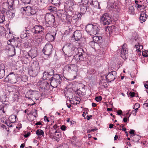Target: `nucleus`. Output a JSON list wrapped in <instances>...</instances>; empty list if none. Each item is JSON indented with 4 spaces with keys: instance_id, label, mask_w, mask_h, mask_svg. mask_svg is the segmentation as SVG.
<instances>
[{
    "instance_id": "obj_1",
    "label": "nucleus",
    "mask_w": 148,
    "mask_h": 148,
    "mask_svg": "<svg viewBox=\"0 0 148 148\" xmlns=\"http://www.w3.org/2000/svg\"><path fill=\"white\" fill-rule=\"evenodd\" d=\"M57 15L62 22L66 23L67 24L70 25L75 24L80 19H81V15L79 14H75L72 17L58 11L57 13Z\"/></svg>"
},
{
    "instance_id": "obj_2",
    "label": "nucleus",
    "mask_w": 148,
    "mask_h": 148,
    "mask_svg": "<svg viewBox=\"0 0 148 148\" xmlns=\"http://www.w3.org/2000/svg\"><path fill=\"white\" fill-rule=\"evenodd\" d=\"M27 80V77L26 76L23 75L21 78L16 76L13 72L10 73L5 78L6 81L12 84H15L18 82H20L21 80L26 82Z\"/></svg>"
},
{
    "instance_id": "obj_3",
    "label": "nucleus",
    "mask_w": 148,
    "mask_h": 148,
    "mask_svg": "<svg viewBox=\"0 0 148 148\" xmlns=\"http://www.w3.org/2000/svg\"><path fill=\"white\" fill-rule=\"evenodd\" d=\"M73 48L74 49L72 51L73 53L74 51H76L77 50L78 51V53L76 54L74 56L73 60H75L76 63L78 62L79 61H86V54L83 49L81 48L78 49L74 47Z\"/></svg>"
},
{
    "instance_id": "obj_4",
    "label": "nucleus",
    "mask_w": 148,
    "mask_h": 148,
    "mask_svg": "<svg viewBox=\"0 0 148 148\" xmlns=\"http://www.w3.org/2000/svg\"><path fill=\"white\" fill-rule=\"evenodd\" d=\"M32 69L29 71V74L30 76L35 77L40 72V67L37 61H34L31 64Z\"/></svg>"
},
{
    "instance_id": "obj_5",
    "label": "nucleus",
    "mask_w": 148,
    "mask_h": 148,
    "mask_svg": "<svg viewBox=\"0 0 148 148\" xmlns=\"http://www.w3.org/2000/svg\"><path fill=\"white\" fill-rule=\"evenodd\" d=\"M51 86L53 88H56L61 83L62 79L60 75L56 74L49 79Z\"/></svg>"
},
{
    "instance_id": "obj_6",
    "label": "nucleus",
    "mask_w": 148,
    "mask_h": 148,
    "mask_svg": "<svg viewBox=\"0 0 148 148\" xmlns=\"http://www.w3.org/2000/svg\"><path fill=\"white\" fill-rule=\"evenodd\" d=\"M86 30L91 35H96L98 33V28L97 25H94L92 24H88L86 27Z\"/></svg>"
},
{
    "instance_id": "obj_7",
    "label": "nucleus",
    "mask_w": 148,
    "mask_h": 148,
    "mask_svg": "<svg viewBox=\"0 0 148 148\" xmlns=\"http://www.w3.org/2000/svg\"><path fill=\"white\" fill-rule=\"evenodd\" d=\"M46 25L47 27L53 26L55 22V17L51 14H47L45 16Z\"/></svg>"
},
{
    "instance_id": "obj_8",
    "label": "nucleus",
    "mask_w": 148,
    "mask_h": 148,
    "mask_svg": "<svg viewBox=\"0 0 148 148\" xmlns=\"http://www.w3.org/2000/svg\"><path fill=\"white\" fill-rule=\"evenodd\" d=\"M53 50V46L50 43H47L42 50V52L45 55L50 57Z\"/></svg>"
},
{
    "instance_id": "obj_9",
    "label": "nucleus",
    "mask_w": 148,
    "mask_h": 148,
    "mask_svg": "<svg viewBox=\"0 0 148 148\" xmlns=\"http://www.w3.org/2000/svg\"><path fill=\"white\" fill-rule=\"evenodd\" d=\"M44 28L40 25H36L34 26L32 29V32L34 34H40L44 32Z\"/></svg>"
},
{
    "instance_id": "obj_10",
    "label": "nucleus",
    "mask_w": 148,
    "mask_h": 148,
    "mask_svg": "<svg viewBox=\"0 0 148 148\" xmlns=\"http://www.w3.org/2000/svg\"><path fill=\"white\" fill-rule=\"evenodd\" d=\"M111 18L107 13L104 14L100 18V21L104 25H108L112 21L110 19Z\"/></svg>"
},
{
    "instance_id": "obj_11",
    "label": "nucleus",
    "mask_w": 148,
    "mask_h": 148,
    "mask_svg": "<svg viewBox=\"0 0 148 148\" xmlns=\"http://www.w3.org/2000/svg\"><path fill=\"white\" fill-rule=\"evenodd\" d=\"M38 84L43 90L45 91L49 89L50 86L49 83L45 80H40L39 81Z\"/></svg>"
},
{
    "instance_id": "obj_12",
    "label": "nucleus",
    "mask_w": 148,
    "mask_h": 148,
    "mask_svg": "<svg viewBox=\"0 0 148 148\" xmlns=\"http://www.w3.org/2000/svg\"><path fill=\"white\" fill-rule=\"evenodd\" d=\"M116 72L115 71H112L111 72L106 74V79L108 82H110L112 81H113L116 78Z\"/></svg>"
},
{
    "instance_id": "obj_13",
    "label": "nucleus",
    "mask_w": 148,
    "mask_h": 148,
    "mask_svg": "<svg viewBox=\"0 0 148 148\" xmlns=\"http://www.w3.org/2000/svg\"><path fill=\"white\" fill-rule=\"evenodd\" d=\"M38 8L36 7L27 6L24 7V10L30 13V15H34L36 14L38 11Z\"/></svg>"
},
{
    "instance_id": "obj_14",
    "label": "nucleus",
    "mask_w": 148,
    "mask_h": 148,
    "mask_svg": "<svg viewBox=\"0 0 148 148\" xmlns=\"http://www.w3.org/2000/svg\"><path fill=\"white\" fill-rule=\"evenodd\" d=\"M27 95H28V96H31L32 98H34L36 100L40 97V94L38 91L31 90H29L27 92Z\"/></svg>"
},
{
    "instance_id": "obj_15",
    "label": "nucleus",
    "mask_w": 148,
    "mask_h": 148,
    "mask_svg": "<svg viewBox=\"0 0 148 148\" xmlns=\"http://www.w3.org/2000/svg\"><path fill=\"white\" fill-rule=\"evenodd\" d=\"M65 69L68 71L77 70V67L75 64H68L66 65L64 67Z\"/></svg>"
},
{
    "instance_id": "obj_16",
    "label": "nucleus",
    "mask_w": 148,
    "mask_h": 148,
    "mask_svg": "<svg viewBox=\"0 0 148 148\" xmlns=\"http://www.w3.org/2000/svg\"><path fill=\"white\" fill-rule=\"evenodd\" d=\"M146 11H142L139 17V20L140 22L143 23L145 22L148 17V15L146 14Z\"/></svg>"
},
{
    "instance_id": "obj_17",
    "label": "nucleus",
    "mask_w": 148,
    "mask_h": 148,
    "mask_svg": "<svg viewBox=\"0 0 148 148\" xmlns=\"http://www.w3.org/2000/svg\"><path fill=\"white\" fill-rule=\"evenodd\" d=\"M81 37L82 34L81 32L79 30H76L74 32L72 38L73 37L75 41H77L80 39Z\"/></svg>"
},
{
    "instance_id": "obj_18",
    "label": "nucleus",
    "mask_w": 148,
    "mask_h": 148,
    "mask_svg": "<svg viewBox=\"0 0 148 148\" xmlns=\"http://www.w3.org/2000/svg\"><path fill=\"white\" fill-rule=\"evenodd\" d=\"M75 4L73 0H69L66 1L64 3L65 7L67 9L69 8Z\"/></svg>"
},
{
    "instance_id": "obj_19",
    "label": "nucleus",
    "mask_w": 148,
    "mask_h": 148,
    "mask_svg": "<svg viewBox=\"0 0 148 148\" xmlns=\"http://www.w3.org/2000/svg\"><path fill=\"white\" fill-rule=\"evenodd\" d=\"M28 55L33 58L36 57L37 55V52L35 49H32L28 53Z\"/></svg>"
},
{
    "instance_id": "obj_20",
    "label": "nucleus",
    "mask_w": 148,
    "mask_h": 148,
    "mask_svg": "<svg viewBox=\"0 0 148 148\" xmlns=\"http://www.w3.org/2000/svg\"><path fill=\"white\" fill-rule=\"evenodd\" d=\"M128 50L127 49H122L121 53V56L123 59L127 58V56Z\"/></svg>"
},
{
    "instance_id": "obj_21",
    "label": "nucleus",
    "mask_w": 148,
    "mask_h": 148,
    "mask_svg": "<svg viewBox=\"0 0 148 148\" xmlns=\"http://www.w3.org/2000/svg\"><path fill=\"white\" fill-rule=\"evenodd\" d=\"M79 7L80 8V13L79 14L81 15V17L82 15L84 14L86 12L87 10V7L88 6L80 5Z\"/></svg>"
},
{
    "instance_id": "obj_22",
    "label": "nucleus",
    "mask_w": 148,
    "mask_h": 148,
    "mask_svg": "<svg viewBox=\"0 0 148 148\" xmlns=\"http://www.w3.org/2000/svg\"><path fill=\"white\" fill-rule=\"evenodd\" d=\"M15 13V10L14 9H12V10H9L8 12L7 13V15L9 14V15L8 17L10 18H12L14 17Z\"/></svg>"
},
{
    "instance_id": "obj_23",
    "label": "nucleus",
    "mask_w": 148,
    "mask_h": 148,
    "mask_svg": "<svg viewBox=\"0 0 148 148\" xmlns=\"http://www.w3.org/2000/svg\"><path fill=\"white\" fill-rule=\"evenodd\" d=\"M102 38L100 36H95L93 37V41L96 43L97 42L98 43H101V41Z\"/></svg>"
},
{
    "instance_id": "obj_24",
    "label": "nucleus",
    "mask_w": 148,
    "mask_h": 148,
    "mask_svg": "<svg viewBox=\"0 0 148 148\" xmlns=\"http://www.w3.org/2000/svg\"><path fill=\"white\" fill-rule=\"evenodd\" d=\"M129 13L132 15H134L135 14L134 8L133 6L130 5L129 7L128 10Z\"/></svg>"
},
{
    "instance_id": "obj_25",
    "label": "nucleus",
    "mask_w": 148,
    "mask_h": 148,
    "mask_svg": "<svg viewBox=\"0 0 148 148\" xmlns=\"http://www.w3.org/2000/svg\"><path fill=\"white\" fill-rule=\"evenodd\" d=\"M16 118L17 117L16 115H12L10 116L9 119L10 123H13L16 121Z\"/></svg>"
},
{
    "instance_id": "obj_26",
    "label": "nucleus",
    "mask_w": 148,
    "mask_h": 148,
    "mask_svg": "<svg viewBox=\"0 0 148 148\" xmlns=\"http://www.w3.org/2000/svg\"><path fill=\"white\" fill-rule=\"evenodd\" d=\"M61 0H50L49 3H51L54 5H60Z\"/></svg>"
},
{
    "instance_id": "obj_27",
    "label": "nucleus",
    "mask_w": 148,
    "mask_h": 148,
    "mask_svg": "<svg viewBox=\"0 0 148 148\" xmlns=\"http://www.w3.org/2000/svg\"><path fill=\"white\" fill-rule=\"evenodd\" d=\"M47 72L48 73L49 75L51 76L55 75L54 70L52 68L50 67H48L47 70Z\"/></svg>"
},
{
    "instance_id": "obj_28",
    "label": "nucleus",
    "mask_w": 148,
    "mask_h": 148,
    "mask_svg": "<svg viewBox=\"0 0 148 148\" xmlns=\"http://www.w3.org/2000/svg\"><path fill=\"white\" fill-rule=\"evenodd\" d=\"M108 82H106L105 80L102 79L99 82V84L103 86L104 88H106L107 86V84Z\"/></svg>"
},
{
    "instance_id": "obj_29",
    "label": "nucleus",
    "mask_w": 148,
    "mask_h": 148,
    "mask_svg": "<svg viewBox=\"0 0 148 148\" xmlns=\"http://www.w3.org/2000/svg\"><path fill=\"white\" fill-rule=\"evenodd\" d=\"M5 75V70L0 67V79L3 78Z\"/></svg>"
},
{
    "instance_id": "obj_30",
    "label": "nucleus",
    "mask_w": 148,
    "mask_h": 148,
    "mask_svg": "<svg viewBox=\"0 0 148 148\" xmlns=\"http://www.w3.org/2000/svg\"><path fill=\"white\" fill-rule=\"evenodd\" d=\"M36 132V134L39 136H43L44 135V132L41 130H38Z\"/></svg>"
},
{
    "instance_id": "obj_31",
    "label": "nucleus",
    "mask_w": 148,
    "mask_h": 148,
    "mask_svg": "<svg viewBox=\"0 0 148 148\" xmlns=\"http://www.w3.org/2000/svg\"><path fill=\"white\" fill-rule=\"evenodd\" d=\"M116 27L114 25L108 27V30L112 32H115L116 31Z\"/></svg>"
},
{
    "instance_id": "obj_32",
    "label": "nucleus",
    "mask_w": 148,
    "mask_h": 148,
    "mask_svg": "<svg viewBox=\"0 0 148 148\" xmlns=\"http://www.w3.org/2000/svg\"><path fill=\"white\" fill-rule=\"evenodd\" d=\"M14 0H8L7 3L9 7L12 8L14 4Z\"/></svg>"
},
{
    "instance_id": "obj_33",
    "label": "nucleus",
    "mask_w": 148,
    "mask_h": 148,
    "mask_svg": "<svg viewBox=\"0 0 148 148\" xmlns=\"http://www.w3.org/2000/svg\"><path fill=\"white\" fill-rule=\"evenodd\" d=\"M88 0H82L80 5L88 6Z\"/></svg>"
},
{
    "instance_id": "obj_34",
    "label": "nucleus",
    "mask_w": 148,
    "mask_h": 148,
    "mask_svg": "<svg viewBox=\"0 0 148 148\" xmlns=\"http://www.w3.org/2000/svg\"><path fill=\"white\" fill-rule=\"evenodd\" d=\"M4 21V15L3 13H0V23H3Z\"/></svg>"
},
{
    "instance_id": "obj_35",
    "label": "nucleus",
    "mask_w": 148,
    "mask_h": 148,
    "mask_svg": "<svg viewBox=\"0 0 148 148\" xmlns=\"http://www.w3.org/2000/svg\"><path fill=\"white\" fill-rule=\"evenodd\" d=\"M6 104L4 103H2L0 105V110L2 111L3 113H5V111H4V108L6 106Z\"/></svg>"
},
{
    "instance_id": "obj_36",
    "label": "nucleus",
    "mask_w": 148,
    "mask_h": 148,
    "mask_svg": "<svg viewBox=\"0 0 148 148\" xmlns=\"http://www.w3.org/2000/svg\"><path fill=\"white\" fill-rule=\"evenodd\" d=\"M27 31L26 30L25 32H23V34H21V37L22 38H25L29 36V33H26Z\"/></svg>"
},
{
    "instance_id": "obj_37",
    "label": "nucleus",
    "mask_w": 148,
    "mask_h": 148,
    "mask_svg": "<svg viewBox=\"0 0 148 148\" xmlns=\"http://www.w3.org/2000/svg\"><path fill=\"white\" fill-rule=\"evenodd\" d=\"M49 75V74L47 72H46V71H44L43 73V76L42 77L43 79H46Z\"/></svg>"
},
{
    "instance_id": "obj_38",
    "label": "nucleus",
    "mask_w": 148,
    "mask_h": 148,
    "mask_svg": "<svg viewBox=\"0 0 148 148\" xmlns=\"http://www.w3.org/2000/svg\"><path fill=\"white\" fill-rule=\"evenodd\" d=\"M134 139L133 140V141L134 142L138 141L139 140V136L137 135H134Z\"/></svg>"
},
{
    "instance_id": "obj_39",
    "label": "nucleus",
    "mask_w": 148,
    "mask_h": 148,
    "mask_svg": "<svg viewBox=\"0 0 148 148\" xmlns=\"http://www.w3.org/2000/svg\"><path fill=\"white\" fill-rule=\"evenodd\" d=\"M48 37H49L50 38H53V39L51 40H50V41L53 40L54 39V37L51 34H50L48 33L46 35L45 38H48Z\"/></svg>"
},
{
    "instance_id": "obj_40",
    "label": "nucleus",
    "mask_w": 148,
    "mask_h": 148,
    "mask_svg": "<svg viewBox=\"0 0 148 148\" xmlns=\"http://www.w3.org/2000/svg\"><path fill=\"white\" fill-rule=\"evenodd\" d=\"M142 55L145 57H148V51H143Z\"/></svg>"
},
{
    "instance_id": "obj_41",
    "label": "nucleus",
    "mask_w": 148,
    "mask_h": 148,
    "mask_svg": "<svg viewBox=\"0 0 148 148\" xmlns=\"http://www.w3.org/2000/svg\"><path fill=\"white\" fill-rule=\"evenodd\" d=\"M90 5H93L94 7L95 6L97 7V5L98 4L99 5V4L97 1H92L91 3H90Z\"/></svg>"
},
{
    "instance_id": "obj_42",
    "label": "nucleus",
    "mask_w": 148,
    "mask_h": 148,
    "mask_svg": "<svg viewBox=\"0 0 148 148\" xmlns=\"http://www.w3.org/2000/svg\"><path fill=\"white\" fill-rule=\"evenodd\" d=\"M95 100L97 101H100L102 100V97L101 96L97 97L95 98Z\"/></svg>"
},
{
    "instance_id": "obj_43",
    "label": "nucleus",
    "mask_w": 148,
    "mask_h": 148,
    "mask_svg": "<svg viewBox=\"0 0 148 148\" xmlns=\"http://www.w3.org/2000/svg\"><path fill=\"white\" fill-rule=\"evenodd\" d=\"M95 43L96 42H95L94 41H91L90 42L89 44L91 46L92 48H94V46L95 45Z\"/></svg>"
},
{
    "instance_id": "obj_44",
    "label": "nucleus",
    "mask_w": 148,
    "mask_h": 148,
    "mask_svg": "<svg viewBox=\"0 0 148 148\" xmlns=\"http://www.w3.org/2000/svg\"><path fill=\"white\" fill-rule=\"evenodd\" d=\"M140 107V104L138 103H136L134 105V106L133 108L134 109H135V108L137 109L139 108Z\"/></svg>"
},
{
    "instance_id": "obj_45",
    "label": "nucleus",
    "mask_w": 148,
    "mask_h": 148,
    "mask_svg": "<svg viewBox=\"0 0 148 148\" xmlns=\"http://www.w3.org/2000/svg\"><path fill=\"white\" fill-rule=\"evenodd\" d=\"M5 30L4 27L2 26H0V34H2L3 31Z\"/></svg>"
},
{
    "instance_id": "obj_46",
    "label": "nucleus",
    "mask_w": 148,
    "mask_h": 148,
    "mask_svg": "<svg viewBox=\"0 0 148 148\" xmlns=\"http://www.w3.org/2000/svg\"><path fill=\"white\" fill-rule=\"evenodd\" d=\"M4 123L8 126H10V127H12V125L11 124V123H10V122L9 123L5 121V122H4Z\"/></svg>"
},
{
    "instance_id": "obj_47",
    "label": "nucleus",
    "mask_w": 148,
    "mask_h": 148,
    "mask_svg": "<svg viewBox=\"0 0 148 148\" xmlns=\"http://www.w3.org/2000/svg\"><path fill=\"white\" fill-rule=\"evenodd\" d=\"M23 2L25 3L29 4L31 1V0H23Z\"/></svg>"
},
{
    "instance_id": "obj_48",
    "label": "nucleus",
    "mask_w": 148,
    "mask_h": 148,
    "mask_svg": "<svg viewBox=\"0 0 148 148\" xmlns=\"http://www.w3.org/2000/svg\"><path fill=\"white\" fill-rule=\"evenodd\" d=\"M41 2L43 3H49V1L50 0H40Z\"/></svg>"
},
{
    "instance_id": "obj_49",
    "label": "nucleus",
    "mask_w": 148,
    "mask_h": 148,
    "mask_svg": "<svg viewBox=\"0 0 148 148\" xmlns=\"http://www.w3.org/2000/svg\"><path fill=\"white\" fill-rule=\"evenodd\" d=\"M66 128V126L64 125H62L60 127L61 129L63 131H65Z\"/></svg>"
},
{
    "instance_id": "obj_50",
    "label": "nucleus",
    "mask_w": 148,
    "mask_h": 148,
    "mask_svg": "<svg viewBox=\"0 0 148 148\" xmlns=\"http://www.w3.org/2000/svg\"><path fill=\"white\" fill-rule=\"evenodd\" d=\"M135 6L138 9L140 8L141 7H144L143 6H142V5H140L139 4H136V5H135Z\"/></svg>"
},
{
    "instance_id": "obj_51",
    "label": "nucleus",
    "mask_w": 148,
    "mask_h": 148,
    "mask_svg": "<svg viewBox=\"0 0 148 148\" xmlns=\"http://www.w3.org/2000/svg\"><path fill=\"white\" fill-rule=\"evenodd\" d=\"M129 94L131 97H134L135 96V93L133 92H130Z\"/></svg>"
},
{
    "instance_id": "obj_52",
    "label": "nucleus",
    "mask_w": 148,
    "mask_h": 148,
    "mask_svg": "<svg viewBox=\"0 0 148 148\" xmlns=\"http://www.w3.org/2000/svg\"><path fill=\"white\" fill-rule=\"evenodd\" d=\"M134 132L135 131L133 130H130V133L131 134H133L134 136Z\"/></svg>"
},
{
    "instance_id": "obj_53",
    "label": "nucleus",
    "mask_w": 148,
    "mask_h": 148,
    "mask_svg": "<svg viewBox=\"0 0 148 148\" xmlns=\"http://www.w3.org/2000/svg\"><path fill=\"white\" fill-rule=\"evenodd\" d=\"M2 10H3L2 11H0V13H3L4 15V13L5 12L6 9H5V8H3Z\"/></svg>"
},
{
    "instance_id": "obj_54",
    "label": "nucleus",
    "mask_w": 148,
    "mask_h": 148,
    "mask_svg": "<svg viewBox=\"0 0 148 148\" xmlns=\"http://www.w3.org/2000/svg\"><path fill=\"white\" fill-rule=\"evenodd\" d=\"M5 127V125H4L3 124H0V129H2L3 130L4 127Z\"/></svg>"
},
{
    "instance_id": "obj_55",
    "label": "nucleus",
    "mask_w": 148,
    "mask_h": 148,
    "mask_svg": "<svg viewBox=\"0 0 148 148\" xmlns=\"http://www.w3.org/2000/svg\"><path fill=\"white\" fill-rule=\"evenodd\" d=\"M127 46V44H124L123 46L122 49H127L126 48Z\"/></svg>"
},
{
    "instance_id": "obj_56",
    "label": "nucleus",
    "mask_w": 148,
    "mask_h": 148,
    "mask_svg": "<svg viewBox=\"0 0 148 148\" xmlns=\"http://www.w3.org/2000/svg\"><path fill=\"white\" fill-rule=\"evenodd\" d=\"M138 46H139V45H136L135 46V47H136V49H137V50L138 51V52H140V49H139Z\"/></svg>"
},
{
    "instance_id": "obj_57",
    "label": "nucleus",
    "mask_w": 148,
    "mask_h": 148,
    "mask_svg": "<svg viewBox=\"0 0 148 148\" xmlns=\"http://www.w3.org/2000/svg\"><path fill=\"white\" fill-rule=\"evenodd\" d=\"M122 112L121 110H119L117 111V114L118 115H121Z\"/></svg>"
},
{
    "instance_id": "obj_58",
    "label": "nucleus",
    "mask_w": 148,
    "mask_h": 148,
    "mask_svg": "<svg viewBox=\"0 0 148 148\" xmlns=\"http://www.w3.org/2000/svg\"><path fill=\"white\" fill-rule=\"evenodd\" d=\"M35 125H42V124L41 122L40 121L39 122H37L35 124Z\"/></svg>"
},
{
    "instance_id": "obj_59",
    "label": "nucleus",
    "mask_w": 148,
    "mask_h": 148,
    "mask_svg": "<svg viewBox=\"0 0 148 148\" xmlns=\"http://www.w3.org/2000/svg\"><path fill=\"white\" fill-rule=\"evenodd\" d=\"M137 112V110H133L132 111L133 115L134 116H136V113Z\"/></svg>"
},
{
    "instance_id": "obj_60",
    "label": "nucleus",
    "mask_w": 148,
    "mask_h": 148,
    "mask_svg": "<svg viewBox=\"0 0 148 148\" xmlns=\"http://www.w3.org/2000/svg\"><path fill=\"white\" fill-rule=\"evenodd\" d=\"M44 120L46 121L47 122H49V120L48 119L47 117L46 116H45L44 117Z\"/></svg>"
},
{
    "instance_id": "obj_61",
    "label": "nucleus",
    "mask_w": 148,
    "mask_h": 148,
    "mask_svg": "<svg viewBox=\"0 0 148 148\" xmlns=\"http://www.w3.org/2000/svg\"><path fill=\"white\" fill-rule=\"evenodd\" d=\"M30 132H29V133L28 132L27 134H25V135H24V136L25 138H27L30 135Z\"/></svg>"
},
{
    "instance_id": "obj_62",
    "label": "nucleus",
    "mask_w": 148,
    "mask_h": 148,
    "mask_svg": "<svg viewBox=\"0 0 148 148\" xmlns=\"http://www.w3.org/2000/svg\"><path fill=\"white\" fill-rule=\"evenodd\" d=\"M139 49H140V52H141L140 50L143 49V45H139Z\"/></svg>"
},
{
    "instance_id": "obj_63",
    "label": "nucleus",
    "mask_w": 148,
    "mask_h": 148,
    "mask_svg": "<svg viewBox=\"0 0 148 148\" xmlns=\"http://www.w3.org/2000/svg\"><path fill=\"white\" fill-rule=\"evenodd\" d=\"M144 86L145 88L148 89V82H147V84H144Z\"/></svg>"
},
{
    "instance_id": "obj_64",
    "label": "nucleus",
    "mask_w": 148,
    "mask_h": 148,
    "mask_svg": "<svg viewBox=\"0 0 148 148\" xmlns=\"http://www.w3.org/2000/svg\"><path fill=\"white\" fill-rule=\"evenodd\" d=\"M63 148H69L68 146L66 145H64L62 147Z\"/></svg>"
}]
</instances>
